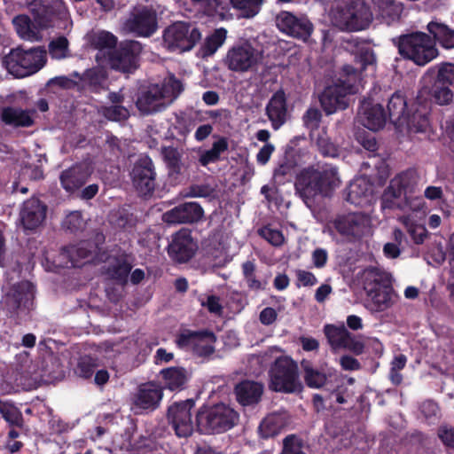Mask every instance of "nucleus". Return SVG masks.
Wrapping results in <instances>:
<instances>
[{
  "instance_id": "obj_1",
  "label": "nucleus",
  "mask_w": 454,
  "mask_h": 454,
  "mask_svg": "<svg viewBox=\"0 0 454 454\" xmlns=\"http://www.w3.org/2000/svg\"><path fill=\"white\" fill-rule=\"evenodd\" d=\"M403 10L396 0H372V11L364 0H340L333 12V22L342 31H360L370 26L373 15L390 25L400 19Z\"/></svg>"
},
{
  "instance_id": "obj_2",
  "label": "nucleus",
  "mask_w": 454,
  "mask_h": 454,
  "mask_svg": "<svg viewBox=\"0 0 454 454\" xmlns=\"http://www.w3.org/2000/svg\"><path fill=\"white\" fill-rule=\"evenodd\" d=\"M340 184L338 168L332 164L309 166L295 176V194L306 206L311 207L317 199L331 198Z\"/></svg>"
},
{
  "instance_id": "obj_3",
  "label": "nucleus",
  "mask_w": 454,
  "mask_h": 454,
  "mask_svg": "<svg viewBox=\"0 0 454 454\" xmlns=\"http://www.w3.org/2000/svg\"><path fill=\"white\" fill-rule=\"evenodd\" d=\"M239 413L230 404H203L195 414L196 431L200 434H223L239 424Z\"/></svg>"
},
{
  "instance_id": "obj_4",
  "label": "nucleus",
  "mask_w": 454,
  "mask_h": 454,
  "mask_svg": "<svg viewBox=\"0 0 454 454\" xmlns=\"http://www.w3.org/2000/svg\"><path fill=\"white\" fill-rule=\"evenodd\" d=\"M358 73L351 65L342 67L340 77L333 85L327 86L319 101L326 114H332L338 110H345L348 106V96L357 91Z\"/></svg>"
},
{
  "instance_id": "obj_5",
  "label": "nucleus",
  "mask_w": 454,
  "mask_h": 454,
  "mask_svg": "<svg viewBox=\"0 0 454 454\" xmlns=\"http://www.w3.org/2000/svg\"><path fill=\"white\" fill-rule=\"evenodd\" d=\"M399 54L418 66H425L438 56L435 42L429 34L413 31L393 39Z\"/></svg>"
},
{
  "instance_id": "obj_6",
  "label": "nucleus",
  "mask_w": 454,
  "mask_h": 454,
  "mask_svg": "<svg viewBox=\"0 0 454 454\" xmlns=\"http://www.w3.org/2000/svg\"><path fill=\"white\" fill-rule=\"evenodd\" d=\"M361 280L364 290L377 311H384L392 306L394 289L389 273L376 267H369L363 270Z\"/></svg>"
},
{
  "instance_id": "obj_7",
  "label": "nucleus",
  "mask_w": 454,
  "mask_h": 454,
  "mask_svg": "<svg viewBox=\"0 0 454 454\" xmlns=\"http://www.w3.org/2000/svg\"><path fill=\"white\" fill-rule=\"evenodd\" d=\"M46 61V51L40 46L27 50L19 46L12 49L3 59V64L8 72L17 78L35 74L44 67Z\"/></svg>"
},
{
  "instance_id": "obj_8",
  "label": "nucleus",
  "mask_w": 454,
  "mask_h": 454,
  "mask_svg": "<svg viewBox=\"0 0 454 454\" xmlns=\"http://www.w3.org/2000/svg\"><path fill=\"white\" fill-rule=\"evenodd\" d=\"M269 377V387L272 391L293 394L303 388L299 378L298 364L290 356L277 357L270 368Z\"/></svg>"
},
{
  "instance_id": "obj_9",
  "label": "nucleus",
  "mask_w": 454,
  "mask_h": 454,
  "mask_svg": "<svg viewBox=\"0 0 454 454\" xmlns=\"http://www.w3.org/2000/svg\"><path fill=\"white\" fill-rule=\"evenodd\" d=\"M216 340V335L209 329H183L176 335V344L179 348L191 351L198 357L208 359L215 352Z\"/></svg>"
},
{
  "instance_id": "obj_10",
  "label": "nucleus",
  "mask_w": 454,
  "mask_h": 454,
  "mask_svg": "<svg viewBox=\"0 0 454 454\" xmlns=\"http://www.w3.org/2000/svg\"><path fill=\"white\" fill-rule=\"evenodd\" d=\"M201 34L197 27L184 21H176L168 26L162 34L163 45L170 52H184L194 48Z\"/></svg>"
},
{
  "instance_id": "obj_11",
  "label": "nucleus",
  "mask_w": 454,
  "mask_h": 454,
  "mask_svg": "<svg viewBox=\"0 0 454 454\" xmlns=\"http://www.w3.org/2000/svg\"><path fill=\"white\" fill-rule=\"evenodd\" d=\"M143 44L136 40H124L108 53L110 67L122 73H132L139 67Z\"/></svg>"
},
{
  "instance_id": "obj_12",
  "label": "nucleus",
  "mask_w": 454,
  "mask_h": 454,
  "mask_svg": "<svg viewBox=\"0 0 454 454\" xmlns=\"http://www.w3.org/2000/svg\"><path fill=\"white\" fill-rule=\"evenodd\" d=\"M195 406V400L188 398L184 401L174 402L167 410V420L179 438L192 436L196 428L192 420V410Z\"/></svg>"
},
{
  "instance_id": "obj_13",
  "label": "nucleus",
  "mask_w": 454,
  "mask_h": 454,
  "mask_svg": "<svg viewBox=\"0 0 454 454\" xmlns=\"http://www.w3.org/2000/svg\"><path fill=\"white\" fill-rule=\"evenodd\" d=\"M105 237L102 234L97 235V241L82 240L76 245H70L62 247L59 257L65 262H61L62 267L80 268L86 262L97 259L101 247L98 243H103Z\"/></svg>"
},
{
  "instance_id": "obj_14",
  "label": "nucleus",
  "mask_w": 454,
  "mask_h": 454,
  "mask_svg": "<svg viewBox=\"0 0 454 454\" xmlns=\"http://www.w3.org/2000/svg\"><path fill=\"white\" fill-rule=\"evenodd\" d=\"M164 387L154 380L140 384L131 396V409L136 414L156 411L163 399Z\"/></svg>"
},
{
  "instance_id": "obj_15",
  "label": "nucleus",
  "mask_w": 454,
  "mask_h": 454,
  "mask_svg": "<svg viewBox=\"0 0 454 454\" xmlns=\"http://www.w3.org/2000/svg\"><path fill=\"white\" fill-rule=\"evenodd\" d=\"M124 27L136 36L150 37L158 29L157 12L149 6L136 7L126 20Z\"/></svg>"
},
{
  "instance_id": "obj_16",
  "label": "nucleus",
  "mask_w": 454,
  "mask_h": 454,
  "mask_svg": "<svg viewBox=\"0 0 454 454\" xmlns=\"http://www.w3.org/2000/svg\"><path fill=\"white\" fill-rule=\"evenodd\" d=\"M276 25L282 33L304 43L309 42L314 31V25L307 16L285 11L277 15Z\"/></svg>"
},
{
  "instance_id": "obj_17",
  "label": "nucleus",
  "mask_w": 454,
  "mask_h": 454,
  "mask_svg": "<svg viewBox=\"0 0 454 454\" xmlns=\"http://www.w3.org/2000/svg\"><path fill=\"white\" fill-rule=\"evenodd\" d=\"M133 186L140 196H151L156 185V171L148 155L140 156L134 163L131 173Z\"/></svg>"
},
{
  "instance_id": "obj_18",
  "label": "nucleus",
  "mask_w": 454,
  "mask_h": 454,
  "mask_svg": "<svg viewBox=\"0 0 454 454\" xmlns=\"http://www.w3.org/2000/svg\"><path fill=\"white\" fill-rule=\"evenodd\" d=\"M28 8L34 22L40 28L53 27L66 11L63 0H32Z\"/></svg>"
},
{
  "instance_id": "obj_19",
  "label": "nucleus",
  "mask_w": 454,
  "mask_h": 454,
  "mask_svg": "<svg viewBox=\"0 0 454 454\" xmlns=\"http://www.w3.org/2000/svg\"><path fill=\"white\" fill-rule=\"evenodd\" d=\"M35 286L29 281L20 282L6 294L4 298V308L10 316L18 314L20 310L29 311L33 308Z\"/></svg>"
},
{
  "instance_id": "obj_20",
  "label": "nucleus",
  "mask_w": 454,
  "mask_h": 454,
  "mask_svg": "<svg viewBox=\"0 0 454 454\" xmlns=\"http://www.w3.org/2000/svg\"><path fill=\"white\" fill-rule=\"evenodd\" d=\"M197 250L198 244L192 238V231L184 228L172 234L167 248L168 256L178 263L189 262Z\"/></svg>"
},
{
  "instance_id": "obj_21",
  "label": "nucleus",
  "mask_w": 454,
  "mask_h": 454,
  "mask_svg": "<svg viewBox=\"0 0 454 454\" xmlns=\"http://www.w3.org/2000/svg\"><path fill=\"white\" fill-rule=\"evenodd\" d=\"M258 63L256 50L249 43L234 45L227 51L224 64L229 70L245 73L253 69Z\"/></svg>"
},
{
  "instance_id": "obj_22",
  "label": "nucleus",
  "mask_w": 454,
  "mask_h": 454,
  "mask_svg": "<svg viewBox=\"0 0 454 454\" xmlns=\"http://www.w3.org/2000/svg\"><path fill=\"white\" fill-rule=\"evenodd\" d=\"M204 210L198 202H184L163 215V220L171 224L193 223L200 221Z\"/></svg>"
},
{
  "instance_id": "obj_23",
  "label": "nucleus",
  "mask_w": 454,
  "mask_h": 454,
  "mask_svg": "<svg viewBox=\"0 0 454 454\" xmlns=\"http://www.w3.org/2000/svg\"><path fill=\"white\" fill-rule=\"evenodd\" d=\"M368 218L361 213L337 215L333 221L335 230L342 236L360 238L368 225Z\"/></svg>"
},
{
  "instance_id": "obj_24",
  "label": "nucleus",
  "mask_w": 454,
  "mask_h": 454,
  "mask_svg": "<svg viewBox=\"0 0 454 454\" xmlns=\"http://www.w3.org/2000/svg\"><path fill=\"white\" fill-rule=\"evenodd\" d=\"M165 94L163 89L159 85H152L146 90H140L137 95L136 106L144 114H150L165 109L166 105L163 102Z\"/></svg>"
},
{
  "instance_id": "obj_25",
  "label": "nucleus",
  "mask_w": 454,
  "mask_h": 454,
  "mask_svg": "<svg viewBox=\"0 0 454 454\" xmlns=\"http://www.w3.org/2000/svg\"><path fill=\"white\" fill-rule=\"evenodd\" d=\"M265 114L274 130H278L286 122L287 98L282 89L273 93L266 105Z\"/></svg>"
},
{
  "instance_id": "obj_26",
  "label": "nucleus",
  "mask_w": 454,
  "mask_h": 454,
  "mask_svg": "<svg viewBox=\"0 0 454 454\" xmlns=\"http://www.w3.org/2000/svg\"><path fill=\"white\" fill-rule=\"evenodd\" d=\"M47 206L40 200L32 198L23 203L20 220L25 229L35 230L46 217Z\"/></svg>"
},
{
  "instance_id": "obj_27",
  "label": "nucleus",
  "mask_w": 454,
  "mask_h": 454,
  "mask_svg": "<svg viewBox=\"0 0 454 454\" xmlns=\"http://www.w3.org/2000/svg\"><path fill=\"white\" fill-rule=\"evenodd\" d=\"M74 76L79 78L82 86L91 93H100L108 89V73L102 67L86 69L82 74L77 72Z\"/></svg>"
},
{
  "instance_id": "obj_28",
  "label": "nucleus",
  "mask_w": 454,
  "mask_h": 454,
  "mask_svg": "<svg viewBox=\"0 0 454 454\" xmlns=\"http://www.w3.org/2000/svg\"><path fill=\"white\" fill-rule=\"evenodd\" d=\"M90 176L89 168L82 164H75L63 170L59 176L62 188L70 193L81 189Z\"/></svg>"
},
{
  "instance_id": "obj_29",
  "label": "nucleus",
  "mask_w": 454,
  "mask_h": 454,
  "mask_svg": "<svg viewBox=\"0 0 454 454\" xmlns=\"http://www.w3.org/2000/svg\"><path fill=\"white\" fill-rule=\"evenodd\" d=\"M362 122L370 130L382 129L387 121V114L380 104H373L371 100H363L360 112Z\"/></svg>"
},
{
  "instance_id": "obj_30",
  "label": "nucleus",
  "mask_w": 454,
  "mask_h": 454,
  "mask_svg": "<svg viewBox=\"0 0 454 454\" xmlns=\"http://www.w3.org/2000/svg\"><path fill=\"white\" fill-rule=\"evenodd\" d=\"M159 375L163 382L161 386L164 389H168L171 392L184 390L192 377V374L182 366H171L161 369Z\"/></svg>"
},
{
  "instance_id": "obj_31",
  "label": "nucleus",
  "mask_w": 454,
  "mask_h": 454,
  "mask_svg": "<svg viewBox=\"0 0 454 454\" xmlns=\"http://www.w3.org/2000/svg\"><path fill=\"white\" fill-rule=\"evenodd\" d=\"M263 393V385L254 380H245L234 387L237 402L242 406H254L257 404Z\"/></svg>"
},
{
  "instance_id": "obj_32",
  "label": "nucleus",
  "mask_w": 454,
  "mask_h": 454,
  "mask_svg": "<svg viewBox=\"0 0 454 454\" xmlns=\"http://www.w3.org/2000/svg\"><path fill=\"white\" fill-rule=\"evenodd\" d=\"M372 193V184L364 177L353 179L344 191L345 200L350 204L360 207L370 201Z\"/></svg>"
},
{
  "instance_id": "obj_33",
  "label": "nucleus",
  "mask_w": 454,
  "mask_h": 454,
  "mask_svg": "<svg viewBox=\"0 0 454 454\" xmlns=\"http://www.w3.org/2000/svg\"><path fill=\"white\" fill-rule=\"evenodd\" d=\"M35 113V110L22 109L15 106H5L2 109L0 118L5 125L12 126L13 128H28L35 122L33 118V114Z\"/></svg>"
},
{
  "instance_id": "obj_34",
  "label": "nucleus",
  "mask_w": 454,
  "mask_h": 454,
  "mask_svg": "<svg viewBox=\"0 0 454 454\" xmlns=\"http://www.w3.org/2000/svg\"><path fill=\"white\" fill-rule=\"evenodd\" d=\"M161 155L168 169V178L175 184L182 183L184 180L182 163V153L176 147L163 146Z\"/></svg>"
},
{
  "instance_id": "obj_35",
  "label": "nucleus",
  "mask_w": 454,
  "mask_h": 454,
  "mask_svg": "<svg viewBox=\"0 0 454 454\" xmlns=\"http://www.w3.org/2000/svg\"><path fill=\"white\" fill-rule=\"evenodd\" d=\"M432 39L441 47L450 50L454 48V28L441 20H431L427 25Z\"/></svg>"
},
{
  "instance_id": "obj_36",
  "label": "nucleus",
  "mask_w": 454,
  "mask_h": 454,
  "mask_svg": "<svg viewBox=\"0 0 454 454\" xmlns=\"http://www.w3.org/2000/svg\"><path fill=\"white\" fill-rule=\"evenodd\" d=\"M132 270V262L129 260L127 254L114 257L107 269L106 274L116 282L125 285L128 282V277Z\"/></svg>"
},
{
  "instance_id": "obj_37",
  "label": "nucleus",
  "mask_w": 454,
  "mask_h": 454,
  "mask_svg": "<svg viewBox=\"0 0 454 454\" xmlns=\"http://www.w3.org/2000/svg\"><path fill=\"white\" fill-rule=\"evenodd\" d=\"M388 117L394 124H403L409 114L405 96L401 91L395 92L387 102Z\"/></svg>"
},
{
  "instance_id": "obj_38",
  "label": "nucleus",
  "mask_w": 454,
  "mask_h": 454,
  "mask_svg": "<svg viewBox=\"0 0 454 454\" xmlns=\"http://www.w3.org/2000/svg\"><path fill=\"white\" fill-rule=\"evenodd\" d=\"M12 22L20 38L31 42L39 41L42 38L38 28L28 16L18 15Z\"/></svg>"
},
{
  "instance_id": "obj_39",
  "label": "nucleus",
  "mask_w": 454,
  "mask_h": 454,
  "mask_svg": "<svg viewBox=\"0 0 454 454\" xmlns=\"http://www.w3.org/2000/svg\"><path fill=\"white\" fill-rule=\"evenodd\" d=\"M404 123L415 132H426L429 127V110L427 106H419L411 114L409 113Z\"/></svg>"
},
{
  "instance_id": "obj_40",
  "label": "nucleus",
  "mask_w": 454,
  "mask_h": 454,
  "mask_svg": "<svg viewBox=\"0 0 454 454\" xmlns=\"http://www.w3.org/2000/svg\"><path fill=\"white\" fill-rule=\"evenodd\" d=\"M355 46L356 51L355 52V63L358 65L356 67L358 73V82L361 78L362 72L365 71L369 66H374L376 64V56L373 50L366 45H360L358 41L356 40ZM355 68V67H353Z\"/></svg>"
},
{
  "instance_id": "obj_41",
  "label": "nucleus",
  "mask_w": 454,
  "mask_h": 454,
  "mask_svg": "<svg viewBox=\"0 0 454 454\" xmlns=\"http://www.w3.org/2000/svg\"><path fill=\"white\" fill-rule=\"evenodd\" d=\"M324 333L329 345L334 350L340 349L344 346L345 341L349 337L350 333L344 325L339 326L334 325H325L324 327Z\"/></svg>"
},
{
  "instance_id": "obj_42",
  "label": "nucleus",
  "mask_w": 454,
  "mask_h": 454,
  "mask_svg": "<svg viewBox=\"0 0 454 454\" xmlns=\"http://www.w3.org/2000/svg\"><path fill=\"white\" fill-rule=\"evenodd\" d=\"M0 414L9 426L18 428L24 427L22 412L13 403L0 399Z\"/></svg>"
},
{
  "instance_id": "obj_43",
  "label": "nucleus",
  "mask_w": 454,
  "mask_h": 454,
  "mask_svg": "<svg viewBox=\"0 0 454 454\" xmlns=\"http://www.w3.org/2000/svg\"><path fill=\"white\" fill-rule=\"evenodd\" d=\"M301 365L304 372L305 383L309 387L319 388L325 385L327 379L325 373L313 368L310 361L303 359Z\"/></svg>"
},
{
  "instance_id": "obj_44",
  "label": "nucleus",
  "mask_w": 454,
  "mask_h": 454,
  "mask_svg": "<svg viewBox=\"0 0 454 454\" xmlns=\"http://www.w3.org/2000/svg\"><path fill=\"white\" fill-rule=\"evenodd\" d=\"M227 36V30L223 27L215 29L208 35L201 46L203 57L212 56L223 44Z\"/></svg>"
},
{
  "instance_id": "obj_45",
  "label": "nucleus",
  "mask_w": 454,
  "mask_h": 454,
  "mask_svg": "<svg viewBox=\"0 0 454 454\" xmlns=\"http://www.w3.org/2000/svg\"><path fill=\"white\" fill-rule=\"evenodd\" d=\"M242 274L247 287L252 291H261L265 288L266 281L256 276V265L254 261H246L241 265Z\"/></svg>"
},
{
  "instance_id": "obj_46",
  "label": "nucleus",
  "mask_w": 454,
  "mask_h": 454,
  "mask_svg": "<svg viewBox=\"0 0 454 454\" xmlns=\"http://www.w3.org/2000/svg\"><path fill=\"white\" fill-rule=\"evenodd\" d=\"M315 141L317 148L323 157L335 158L339 156V146L332 141L325 129L318 132Z\"/></svg>"
},
{
  "instance_id": "obj_47",
  "label": "nucleus",
  "mask_w": 454,
  "mask_h": 454,
  "mask_svg": "<svg viewBox=\"0 0 454 454\" xmlns=\"http://www.w3.org/2000/svg\"><path fill=\"white\" fill-rule=\"evenodd\" d=\"M431 99L438 105H448L453 99V91L446 85L440 82H434L430 89Z\"/></svg>"
},
{
  "instance_id": "obj_48",
  "label": "nucleus",
  "mask_w": 454,
  "mask_h": 454,
  "mask_svg": "<svg viewBox=\"0 0 454 454\" xmlns=\"http://www.w3.org/2000/svg\"><path fill=\"white\" fill-rule=\"evenodd\" d=\"M91 44L98 50L109 49L112 51L119 43L117 37L113 33L102 30L93 35Z\"/></svg>"
},
{
  "instance_id": "obj_49",
  "label": "nucleus",
  "mask_w": 454,
  "mask_h": 454,
  "mask_svg": "<svg viewBox=\"0 0 454 454\" xmlns=\"http://www.w3.org/2000/svg\"><path fill=\"white\" fill-rule=\"evenodd\" d=\"M235 9L241 12L245 18L254 17L261 10L263 0H230Z\"/></svg>"
},
{
  "instance_id": "obj_50",
  "label": "nucleus",
  "mask_w": 454,
  "mask_h": 454,
  "mask_svg": "<svg viewBox=\"0 0 454 454\" xmlns=\"http://www.w3.org/2000/svg\"><path fill=\"white\" fill-rule=\"evenodd\" d=\"M281 431V426L277 418L266 417L258 427V433L261 438L269 439L277 436Z\"/></svg>"
},
{
  "instance_id": "obj_51",
  "label": "nucleus",
  "mask_w": 454,
  "mask_h": 454,
  "mask_svg": "<svg viewBox=\"0 0 454 454\" xmlns=\"http://www.w3.org/2000/svg\"><path fill=\"white\" fill-rule=\"evenodd\" d=\"M295 171V165L289 161L285 160L275 168L273 173L274 181L281 185L290 182Z\"/></svg>"
},
{
  "instance_id": "obj_52",
  "label": "nucleus",
  "mask_w": 454,
  "mask_h": 454,
  "mask_svg": "<svg viewBox=\"0 0 454 454\" xmlns=\"http://www.w3.org/2000/svg\"><path fill=\"white\" fill-rule=\"evenodd\" d=\"M98 366V364L96 358L85 356L80 358L76 368V373L81 378L90 379Z\"/></svg>"
},
{
  "instance_id": "obj_53",
  "label": "nucleus",
  "mask_w": 454,
  "mask_h": 454,
  "mask_svg": "<svg viewBox=\"0 0 454 454\" xmlns=\"http://www.w3.org/2000/svg\"><path fill=\"white\" fill-rule=\"evenodd\" d=\"M101 113L105 118L113 121H124L129 115L128 109L121 105L103 106Z\"/></svg>"
},
{
  "instance_id": "obj_54",
  "label": "nucleus",
  "mask_w": 454,
  "mask_h": 454,
  "mask_svg": "<svg viewBox=\"0 0 454 454\" xmlns=\"http://www.w3.org/2000/svg\"><path fill=\"white\" fill-rule=\"evenodd\" d=\"M68 41L65 36H59L49 43V53L52 59H61L67 57Z\"/></svg>"
},
{
  "instance_id": "obj_55",
  "label": "nucleus",
  "mask_w": 454,
  "mask_h": 454,
  "mask_svg": "<svg viewBox=\"0 0 454 454\" xmlns=\"http://www.w3.org/2000/svg\"><path fill=\"white\" fill-rule=\"evenodd\" d=\"M322 119L321 111L316 107H309L302 116L303 125L310 132L318 129Z\"/></svg>"
},
{
  "instance_id": "obj_56",
  "label": "nucleus",
  "mask_w": 454,
  "mask_h": 454,
  "mask_svg": "<svg viewBox=\"0 0 454 454\" xmlns=\"http://www.w3.org/2000/svg\"><path fill=\"white\" fill-rule=\"evenodd\" d=\"M63 226L71 233H77L84 229L85 221L80 212L74 211L66 216Z\"/></svg>"
},
{
  "instance_id": "obj_57",
  "label": "nucleus",
  "mask_w": 454,
  "mask_h": 454,
  "mask_svg": "<svg viewBox=\"0 0 454 454\" xmlns=\"http://www.w3.org/2000/svg\"><path fill=\"white\" fill-rule=\"evenodd\" d=\"M394 179L396 181L398 186H401L404 191V193L411 192L413 186L417 183L416 172L412 169L402 172Z\"/></svg>"
},
{
  "instance_id": "obj_58",
  "label": "nucleus",
  "mask_w": 454,
  "mask_h": 454,
  "mask_svg": "<svg viewBox=\"0 0 454 454\" xmlns=\"http://www.w3.org/2000/svg\"><path fill=\"white\" fill-rule=\"evenodd\" d=\"M435 82H442L446 85L454 84V64L442 63L438 69Z\"/></svg>"
},
{
  "instance_id": "obj_59",
  "label": "nucleus",
  "mask_w": 454,
  "mask_h": 454,
  "mask_svg": "<svg viewBox=\"0 0 454 454\" xmlns=\"http://www.w3.org/2000/svg\"><path fill=\"white\" fill-rule=\"evenodd\" d=\"M259 235L275 247L281 246L284 242L283 233L278 230H274L264 226L259 230Z\"/></svg>"
},
{
  "instance_id": "obj_60",
  "label": "nucleus",
  "mask_w": 454,
  "mask_h": 454,
  "mask_svg": "<svg viewBox=\"0 0 454 454\" xmlns=\"http://www.w3.org/2000/svg\"><path fill=\"white\" fill-rule=\"evenodd\" d=\"M215 190L208 184H192L189 187L187 197L191 198H209L213 196Z\"/></svg>"
},
{
  "instance_id": "obj_61",
  "label": "nucleus",
  "mask_w": 454,
  "mask_h": 454,
  "mask_svg": "<svg viewBox=\"0 0 454 454\" xmlns=\"http://www.w3.org/2000/svg\"><path fill=\"white\" fill-rule=\"evenodd\" d=\"M357 142L370 153H375L378 150V142L373 134L363 131L357 134Z\"/></svg>"
},
{
  "instance_id": "obj_62",
  "label": "nucleus",
  "mask_w": 454,
  "mask_h": 454,
  "mask_svg": "<svg viewBox=\"0 0 454 454\" xmlns=\"http://www.w3.org/2000/svg\"><path fill=\"white\" fill-rule=\"evenodd\" d=\"M161 88L163 89L165 98L168 96V93H170L171 97L176 98L184 90L182 82L174 75L170 76Z\"/></svg>"
},
{
  "instance_id": "obj_63",
  "label": "nucleus",
  "mask_w": 454,
  "mask_h": 454,
  "mask_svg": "<svg viewBox=\"0 0 454 454\" xmlns=\"http://www.w3.org/2000/svg\"><path fill=\"white\" fill-rule=\"evenodd\" d=\"M364 343L350 333L349 337L346 340L341 348L348 350L355 356H360L364 353Z\"/></svg>"
},
{
  "instance_id": "obj_64",
  "label": "nucleus",
  "mask_w": 454,
  "mask_h": 454,
  "mask_svg": "<svg viewBox=\"0 0 454 454\" xmlns=\"http://www.w3.org/2000/svg\"><path fill=\"white\" fill-rule=\"evenodd\" d=\"M437 435L444 446L454 449V427L446 425L440 426Z\"/></svg>"
}]
</instances>
